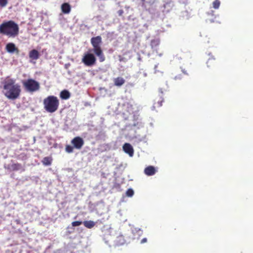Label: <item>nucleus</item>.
I'll list each match as a JSON object with an SVG mask.
<instances>
[{
    "mask_svg": "<svg viewBox=\"0 0 253 253\" xmlns=\"http://www.w3.org/2000/svg\"><path fill=\"white\" fill-rule=\"evenodd\" d=\"M3 94L7 98L15 100L19 97L21 89L18 84L15 83L13 79L7 77L3 82Z\"/></svg>",
    "mask_w": 253,
    "mask_h": 253,
    "instance_id": "nucleus-1",
    "label": "nucleus"
},
{
    "mask_svg": "<svg viewBox=\"0 0 253 253\" xmlns=\"http://www.w3.org/2000/svg\"><path fill=\"white\" fill-rule=\"evenodd\" d=\"M19 30L18 25L11 20L3 22L0 25V34L8 38H15L17 36Z\"/></svg>",
    "mask_w": 253,
    "mask_h": 253,
    "instance_id": "nucleus-2",
    "label": "nucleus"
},
{
    "mask_svg": "<svg viewBox=\"0 0 253 253\" xmlns=\"http://www.w3.org/2000/svg\"><path fill=\"white\" fill-rule=\"evenodd\" d=\"M43 104L45 110L48 113H53L58 110L60 103L56 96L49 95L43 99Z\"/></svg>",
    "mask_w": 253,
    "mask_h": 253,
    "instance_id": "nucleus-3",
    "label": "nucleus"
},
{
    "mask_svg": "<svg viewBox=\"0 0 253 253\" xmlns=\"http://www.w3.org/2000/svg\"><path fill=\"white\" fill-rule=\"evenodd\" d=\"M93 46V51L98 57L99 61L103 62L105 60V57L101 49L100 44L102 43V38L100 36L93 37L90 40Z\"/></svg>",
    "mask_w": 253,
    "mask_h": 253,
    "instance_id": "nucleus-4",
    "label": "nucleus"
},
{
    "mask_svg": "<svg viewBox=\"0 0 253 253\" xmlns=\"http://www.w3.org/2000/svg\"><path fill=\"white\" fill-rule=\"evenodd\" d=\"M21 83L25 90L30 93L38 91L40 88L39 82L32 78L23 80Z\"/></svg>",
    "mask_w": 253,
    "mask_h": 253,
    "instance_id": "nucleus-5",
    "label": "nucleus"
},
{
    "mask_svg": "<svg viewBox=\"0 0 253 253\" xmlns=\"http://www.w3.org/2000/svg\"><path fill=\"white\" fill-rule=\"evenodd\" d=\"M82 62L86 66L90 67L96 63V59L92 53H85L82 58Z\"/></svg>",
    "mask_w": 253,
    "mask_h": 253,
    "instance_id": "nucleus-6",
    "label": "nucleus"
},
{
    "mask_svg": "<svg viewBox=\"0 0 253 253\" xmlns=\"http://www.w3.org/2000/svg\"><path fill=\"white\" fill-rule=\"evenodd\" d=\"M71 143L73 144L75 148L80 150L83 146L84 144V141L82 137L77 136L74 137L71 140Z\"/></svg>",
    "mask_w": 253,
    "mask_h": 253,
    "instance_id": "nucleus-7",
    "label": "nucleus"
},
{
    "mask_svg": "<svg viewBox=\"0 0 253 253\" xmlns=\"http://www.w3.org/2000/svg\"><path fill=\"white\" fill-rule=\"evenodd\" d=\"M6 50L9 53H14L18 54L19 49L16 47L15 44L12 42H9L5 46Z\"/></svg>",
    "mask_w": 253,
    "mask_h": 253,
    "instance_id": "nucleus-8",
    "label": "nucleus"
},
{
    "mask_svg": "<svg viewBox=\"0 0 253 253\" xmlns=\"http://www.w3.org/2000/svg\"><path fill=\"white\" fill-rule=\"evenodd\" d=\"M123 148L125 153L128 154L130 157L133 156L134 150L133 147L129 143H125Z\"/></svg>",
    "mask_w": 253,
    "mask_h": 253,
    "instance_id": "nucleus-9",
    "label": "nucleus"
},
{
    "mask_svg": "<svg viewBox=\"0 0 253 253\" xmlns=\"http://www.w3.org/2000/svg\"><path fill=\"white\" fill-rule=\"evenodd\" d=\"M7 169L11 171H17L22 170V171H24L25 170V169L23 168L22 165L19 163H15L11 165H8Z\"/></svg>",
    "mask_w": 253,
    "mask_h": 253,
    "instance_id": "nucleus-10",
    "label": "nucleus"
},
{
    "mask_svg": "<svg viewBox=\"0 0 253 253\" xmlns=\"http://www.w3.org/2000/svg\"><path fill=\"white\" fill-rule=\"evenodd\" d=\"M156 169L154 166H149L147 167L144 170V173L148 176L154 175L156 172Z\"/></svg>",
    "mask_w": 253,
    "mask_h": 253,
    "instance_id": "nucleus-11",
    "label": "nucleus"
},
{
    "mask_svg": "<svg viewBox=\"0 0 253 253\" xmlns=\"http://www.w3.org/2000/svg\"><path fill=\"white\" fill-rule=\"evenodd\" d=\"M40 56L39 52L36 49H32L29 52V58L32 60H37L39 58Z\"/></svg>",
    "mask_w": 253,
    "mask_h": 253,
    "instance_id": "nucleus-12",
    "label": "nucleus"
},
{
    "mask_svg": "<svg viewBox=\"0 0 253 253\" xmlns=\"http://www.w3.org/2000/svg\"><path fill=\"white\" fill-rule=\"evenodd\" d=\"M160 44V40L158 39L151 40L150 42V46L153 51H155L158 53V46Z\"/></svg>",
    "mask_w": 253,
    "mask_h": 253,
    "instance_id": "nucleus-13",
    "label": "nucleus"
},
{
    "mask_svg": "<svg viewBox=\"0 0 253 253\" xmlns=\"http://www.w3.org/2000/svg\"><path fill=\"white\" fill-rule=\"evenodd\" d=\"M114 85L120 87L123 85L125 83V79L121 77H119L113 79Z\"/></svg>",
    "mask_w": 253,
    "mask_h": 253,
    "instance_id": "nucleus-14",
    "label": "nucleus"
},
{
    "mask_svg": "<svg viewBox=\"0 0 253 253\" xmlns=\"http://www.w3.org/2000/svg\"><path fill=\"white\" fill-rule=\"evenodd\" d=\"M60 97L62 99L66 100L70 97V93L67 90H63L60 92Z\"/></svg>",
    "mask_w": 253,
    "mask_h": 253,
    "instance_id": "nucleus-15",
    "label": "nucleus"
},
{
    "mask_svg": "<svg viewBox=\"0 0 253 253\" xmlns=\"http://www.w3.org/2000/svg\"><path fill=\"white\" fill-rule=\"evenodd\" d=\"M83 223L86 228L88 229H91L95 225V222L92 220L84 221Z\"/></svg>",
    "mask_w": 253,
    "mask_h": 253,
    "instance_id": "nucleus-16",
    "label": "nucleus"
},
{
    "mask_svg": "<svg viewBox=\"0 0 253 253\" xmlns=\"http://www.w3.org/2000/svg\"><path fill=\"white\" fill-rule=\"evenodd\" d=\"M62 11L65 14L68 13L71 10V7L69 3H64L61 6Z\"/></svg>",
    "mask_w": 253,
    "mask_h": 253,
    "instance_id": "nucleus-17",
    "label": "nucleus"
},
{
    "mask_svg": "<svg viewBox=\"0 0 253 253\" xmlns=\"http://www.w3.org/2000/svg\"><path fill=\"white\" fill-rule=\"evenodd\" d=\"M52 159L51 157H45L42 160V162L44 166H50L51 164Z\"/></svg>",
    "mask_w": 253,
    "mask_h": 253,
    "instance_id": "nucleus-18",
    "label": "nucleus"
},
{
    "mask_svg": "<svg viewBox=\"0 0 253 253\" xmlns=\"http://www.w3.org/2000/svg\"><path fill=\"white\" fill-rule=\"evenodd\" d=\"M164 101V99L161 97L158 100H155L154 103V107H160L162 106V103Z\"/></svg>",
    "mask_w": 253,
    "mask_h": 253,
    "instance_id": "nucleus-19",
    "label": "nucleus"
},
{
    "mask_svg": "<svg viewBox=\"0 0 253 253\" xmlns=\"http://www.w3.org/2000/svg\"><path fill=\"white\" fill-rule=\"evenodd\" d=\"M74 146H72L70 145H67L65 147V151L68 153H71L73 152Z\"/></svg>",
    "mask_w": 253,
    "mask_h": 253,
    "instance_id": "nucleus-20",
    "label": "nucleus"
},
{
    "mask_svg": "<svg viewBox=\"0 0 253 253\" xmlns=\"http://www.w3.org/2000/svg\"><path fill=\"white\" fill-rule=\"evenodd\" d=\"M220 2L219 0H215L212 3L213 7L215 9L218 8L220 6Z\"/></svg>",
    "mask_w": 253,
    "mask_h": 253,
    "instance_id": "nucleus-21",
    "label": "nucleus"
},
{
    "mask_svg": "<svg viewBox=\"0 0 253 253\" xmlns=\"http://www.w3.org/2000/svg\"><path fill=\"white\" fill-rule=\"evenodd\" d=\"M215 59L213 58H209L207 62V64L208 67L213 65L215 64Z\"/></svg>",
    "mask_w": 253,
    "mask_h": 253,
    "instance_id": "nucleus-22",
    "label": "nucleus"
},
{
    "mask_svg": "<svg viewBox=\"0 0 253 253\" xmlns=\"http://www.w3.org/2000/svg\"><path fill=\"white\" fill-rule=\"evenodd\" d=\"M133 194H134V191L131 188L128 189L126 192V195L127 197H131L133 195Z\"/></svg>",
    "mask_w": 253,
    "mask_h": 253,
    "instance_id": "nucleus-23",
    "label": "nucleus"
},
{
    "mask_svg": "<svg viewBox=\"0 0 253 253\" xmlns=\"http://www.w3.org/2000/svg\"><path fill=\"white\" fill-rule=\"evenodd\" d=\"M82 223H83V222L82 221H73L72 222V225L74 227L79 226L81 225Z\"/></svg>",
    "mask_w": 253,
    "mask_h": 253,
    "instance_id": "nucleus-24",
    "label": "nucleus"
},
{
    "mask_svg": "<svg viewBox=\"0 0 253 253\" xmlns=\"http://www.w3.org/2000/svg\"><path fill=\"white\" fill-rule=\"evenodd\" d=\"M7 3V0H0V6L4 7Z\"/></svg>",
    "mask_w": 253,
    "mask_h": 253,
    "instance_id": "nucleus-25",
    "label": "nucleus"
},
{
    "mask_svg": "<svg viewBox=\"0 0 253 253\" xmlns=\"http://www.w3.org/2000/svg\"><path fill=\"white\" fill-rule=\"evenodd\" d=\"M118 14H119L120 16L122 15L124 13V11H123V10H122V9L119 10L118 11Z\"/></svg>",
    "mask_w": 253,
    "mask_h": 253,
    "instance_id": "nucleus-26",
    "label": "nucleus"
},
{
    "mask_svg": "<svg viewBox=\"0 0 253 253\" xmlns=\"http://www.w3.org/2000/svg\"><path fill=\"white\" fill-rule=\"evenodd\" d=\"M118 239H120V241H121V239H122L123 242H122L121 243V244H123V243H124L125 240H124V238H123L122 236L118 237Z\"/></svg>",
    "mask_w": 253,
    "mask_h": 253,
    "instance_id": "nucleus-27",
    "label": "nucleus"
},
{
    "mask_svg": "<svg viewBox=\"0 0 253 253\" xmlns=\"http://www.w3.org/2000/svg\"><path fill=\"white\" fill-rule=\"evenodd\" d=\"M146 242H147V239L146 238H144L142 239V240L141 241V243L143 244V243H146Z\"/></svg>",
    "mask_w": 253,
    "mask_h": 253,
    "instance_id": "nucleus-28",
    "label": "nucleus"
},
{
    "mask_svg": "<svg viewBox=\"0 0 253 253\" xmlns=\"http://www.w3.org/2000/svg\"><path fill=\"white\" fill-rule=\"evenodd\" d=\"M181 79V77L180 75H179V76H175L174 77V79L175 80H178V79Z\"/></svg>",
    "mask_w": 253,
    "mask_h": 253,
    "instance_id": "nucleus-29",
    "label": "nucleus"
},
{
    "mask_svg": "<svg viewBox=\"0 0 253 253\" xmlns=\"http://www.w3.org/2000/svg\"><path fill=\"white\" fill-rule=\"evenodd\" d=\"M159 91L161 92V94H163V91L162 90V88H160L159 89Z\"/></svg>",
    "mask_w": 253,
    "mask_h": 253,
    "instance_id": "nucleus-30",
    "label": "nucleus"
}]
</instances>
